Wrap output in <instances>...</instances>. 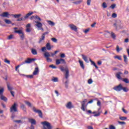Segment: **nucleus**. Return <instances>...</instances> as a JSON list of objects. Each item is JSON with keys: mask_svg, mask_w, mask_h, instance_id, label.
<instances>
[{"mask_svg": "<svg viewBox=\"0 0 129 129\" xmlns=\"http://www.w3.org/2000/svg\"><path fill=\"white\" fill-rule=\"evenodd\" d=\"M69 78V70L67 69L66 70V74H65V78L62 79V81L64 82L65 81V79H67L66 82H64V85L66 88L68 89L69 87V80H68V78Z\"/></svg>", "mask_w": 129, "mask_h": 129, "instance_id": "obj_1", "label": "nucleus"}, {"mask_svg": "<svg viewBox=\"0 0 129 129\" xmlns=\"http://www.w3.org/2000/svg\"><path fill=\"white\" fill-rule=\"evenodd\" d=\"M86 102H87V99H84L81 102V104H82L81 109H82L83 111H85V107H86L89 104L92 103V102H93V100H91L88 102V103H87L85 105V103H86Z\"/></svg>", "mask_w": 129, "mask_h": 129, "instance_id": "obj_2", "label": "nucleus"}, {"mask_svg": "<svg viewBox=\"0 0 129 129\" xmlns=\"http://www.w3.org/2000/svg\"><path fill=\"white\" fill-rule=\"evenodd\" d=\"M17 106H18V104L16 103H14V104L10 108V112L13 113V112H18V109L17 108Z\"/></svg>", "mask_w": 129, "mask_h": 129, "instance_id": "obj_3", "label": "nucleus"}, {"mask_svg": "<svg viewBox=\"0 0 129 129\" xmlns=\"http://www.w3.org/2000/svg\"><path fill=\"white\" fill-rule=\"evenodd\" d=\"M4 91H5V90L3 88L0 90V98L2 100H4V101H7V100H8V98H7V97H6L5 96L3 95Z\"/></svg>", "mask_w": 129, "mask_h": 129, "instance_id": "obj_4", "label": "nucleus"}, {"mask_svg": "<svg viewBox=\"0 0 129 129\" xmlns=\"http://www.w3.org/2000/svg\"><path fill=\"white\" fill-rule=\"evenodd\" d=\"M35 26L38 28V30H42V31H44V29H43V24L42 23L39 21H35Z\"/></svg>", "mask_w": 129, "mask_h": 129, "instance_id": "obj_5", "label": "nucleus"}, {"mask_svg": "<svg viewBox=\"0 0 129 129\" xmlns=\"http://www.w3.org/2000/svg\"><path fill=\"white\" fill-rule=\"evenodd\" d=\"M37 59L36 58H28L26 60H25V62H23L21 65H24V64H30V63H32L33 61H36Z\"/></svg>", "mask_w": 129, "mask_h": 129, "instance_id": "obj_6", "label": "nucleus"}, {"mask_svg": "<svg viewBox=\"0 0 129 129\" xmlns=\"http://www.w3.org/2000/svg\"><path fill=\"white\" fill-rule=\"evenodd\" d=\"M113 89L115 90V91H121L122 90V85L120 84L119 85L114 87Z\"/></svg>", "mask_w": 129, "mask_h": 129, "instance_id": "obj_7", "label": "nucleus"}, {"mask_svg": "<svg viewBox=\"0 0 129 129\" xmlns=\"http://www.w3.org/2000/svg\"><path fill=\"white\" fill-rule=\"evenodd\" d=\"M33 111H34V112H36V113H38L39 116H40V117L41 118L43 117V113L42 112V111H41V110H38L34 108Z\"/></svg>", "mask_w": 129, "mask_h": 129, "instance_id": "obj_8", "label": "nucleus"}, {"mask_svg": "<svg viewBox=\"0 0 129 129\" xmlns=\"http://www.w3.org/2000/svg\"><path fill=\"white\" fill-rule=\"evenodd\" d=\"M66 107H67V108H68V109H71V108H74V106L73 105V104H72V102H69L66 105Z\"/></svg>", "mask_w": 129, "mask_h": 129, "instance_id": "obj_9", "label": "nucleus"}, {"mask_svg": "<svg viewBox=\"0 0 129 129\" xmlns=\"http://www.w3.org/2000/svg\"><path fill=\"white\" fill-rule=\"evenodd\" d=\"M26 32L27 33H30V32L32 31V29H31V24L29 23L26 26Z\"/></svg>", "mask_w": 129, "mask_h": 129, "instance_id": "obj_10", "label": "nucleus"}, {"mask_svg": "<svg viewBox=\"0 0 129 129\" xmlns=\"http://www.w3.org/2000/svg\"><path fill=\"white\" fill-rule=\"evenodd\" d=\"M122 73L121 72H119L115 74V76L116 78H117V79H119V80H121L122 78H121V77H120V75H122Z\"/></svg>", "mask_w": 129, "mask_h": 129, "instance_id": "obj_11", "label": "nucleus"}, {"mask_svg": "<svg viewBox=\"0 0 129 129\" xmlns=\"http://www.w3.org/2000/svg\"><path fill=\"white\" fill-rule=\"evenodd\" d=\"M69 27L71 29V30H73V31H77V27L74 24H70L69 25Z\"/></svg>", "mask_w": 129, "mask_h": 129, "instance_id": "obj_12", "label": "nucleus"}, {"mask_svg": "<svg viewBox=\"0 0 129 129\" xmlns=\"http://www.w3.org/2000/svg\"><path fill=\"white\" fill-rule=\"evenodd\" d=\"M9 16H10V14L8 12H4L1 15V17H3L4 18H10Z\"/></svg>", "mask_w": 129, "mask_h": 129, "instance_id": "obj_13", "label": "nucleus"}, {"mask_svg": "<svg viewBox=\"0 0 129 129\" xmlns=\"http://www.w3.org/2000/svg\"><path fill=\"white\" fill-rule=\"evenodd\" d=\"M33 75H38L39 74V68L37 67L35 68V70L33 73Z\"/></svg>", "mask_w": 129, "mask_h": 129, "instance_id": "obj_14", "label": "nucleus"}, {"mask_svg": "<svg viewBox=\"0 0 129 129\" xmlns=\"http://www.w3.org/2000/svg\"><path fill=\"white\" fill-rule=\"evenodd\" d=\"M29 121L32 124H36V123H37V122H36V120L33 118L29 119Z\"/></svg>", "mask_w": 129, "mask_h": 129, "instance_id": "obj_15", "label": "nucleus"}, {"mask_svg": "<svg viewBox=\"0 0 129 129\" xmlns=\"http://www.w3.org/2000/svg\"><path fill=\"white\" fill-rule=\"evenodd\" d=\"M79 63H80V66L81 67L82 69H84V64L83 63V61L80 59L79 60Z\"/></svg>", "mask_w": 129, "mask_h": 129, "instance_id": "obj_16", "label": "nucleus"}, {"mask_svg": "<svg viewBox=\"0 0 129 129\" xmlns=\"http://www.w3.org/2000/svg\"><path fill=\"white\" fill-rule=\"evenodd\" d=\"M51 81H52V82H58L59 79L57 77H53Z\"/></svg>", "mask_w": 129, "mask_h": 129, "instance_id": "obj_17", "label": "nucleus"}, {"mask_svg": "<svg viewBox=\"0 0 129 129\" xmlns=\"http://www.w3.org/2000/svg\"><path fill=\"white\" fill-rule=\"evenodd\" d=\"M82 56L83 60H84L86 63H89L88 59H87V56L84 55V54H82Z\"/></svg>", "mask_w": 129, "mask_h": 129, "instance_id": "obj_18", "label": "nucleus"}, {"mask_svg": "<svg viewBox=\"0 0 129 129\" xmlns=\"http://www.w3.org/2000/svg\"><path fill=\"white\" fill-rule=\"evenodd\" d=\"M46 47L47 50H48V51H50L51 49H52V47H51V44L50 43H47L46 45Z\"/></svg>", "mask_w": 129, "mask_h": 129, "instance_id": "obj_19", "label": "nucleus"}, {"mask_svg": "<svg viewBox=\"0 0 129 129\" xmlns=\"http://www.w3.org/2000/svg\"><path fill=\"white\" fill-rule=\"evenodd\" d=\"M44 56L45 58H48L49 57H51V54H50V52H45L44 53Z\"/></svg>", "mask_w": 129, "mask_h": 129, "instance_id": "obj_20", "label": "nucleus"}, {"mask_svg": "<svg viewBox=\"0 0 129 129\" xmlns=\"http://www.w3.org/2000/svg\"><path fill=\"white\" fill-rule=\"evenodd\" d=\"M7 87L8 88V90L10 91H12V90H13V87L11 86L10 83H7Z\"/></svg>", "mask_w": 129, "mask_h": 129, "instance_id": "obj_21", "label": "nucleus"}, {"mask_svg": "<svg viewBox=\"0 0 129 129\" xmlns=\"http://www.w3.org/2000/svg\"><path fill=\"white\" fill-rule=\"evenodd\" d=\"M33 14H34L33 12H30L29 13H28L27 14H26V15L24 17V19H28V18H29V17H30V16H32V15H33Z\"/></svg>", "mask_w": 129, "mask_h": 129, "instance_id": "obj_22", "label": "nucleus"}, {"mask_svg": "<svg viewBox=\"0 0 129 129\" xmlns=\"http://www.w3.org/2000/svg\"><path fill=\"white\" fill-rule=\"evenodd\" d=\"M31 53L33 54V55H37L38 54L37 50L35 49H31Z\"/></svg>", "mask_w": 129, "mask_h": 129, "instance_id": "obj_23", "label": "nucleus"}, {"mask_svg": "<svg viewBox=\"0 0 129 129\" xmlns=\"http://www.w3.org/2000/svg\"><path fill=\"white\" fill-rule=\"evenodd\" d=\"M14 32L17 33V34H19V35L24 33V32L22 30H15Z\"/></svg>", "mask_w": 129, "mask_h": 129, "instance_id": "obj_24", "label": "nucleus"}, {"mask_svg": "<svg viewBox=\"0 0 129 129\" xmlns=\"http://www.w3.org/2000/svg\"><path fill=\"white\" fill-rule=\"evenodd\" d=\"M12 16L15 18V19H18L19 18H20V17H21V16H22L21 14H15V15H14L13 14Z\"/></svg>", "mask_w": 129, "mask_h": 129, "instance_id": "obj_25", "label": "nucleus"}, {"mask_svg": "<svg viewBox=\"0 0 129 129\" xmlns=\"http://www.w3.org/2000/svg\"><path fill=\"white\" fill-rule=\"evenodd\" d=\"M45 40V36L44 35H42L41 36V38L40 39L39 43H42L43 41Z\"/></svg>", "mask_w": 129, "mask_h": 129, "instance_id": "obj_26", "label": "nucleus"}, {"mask_svg": "<svg viewBox=\"0 0 129 129\" xmlns=\"http://www.w3.org/2000/svg\"><path fill=\"white\" fill-rule=\"evenodd\" d=\"M121 50H122V47H120L119 46H118V45L116 46V51H117V52H119L120 51H121Z\"/></svg>", "mask_w": 129, "mask_h": 129, "instance_id": "obj_27", "label": "nucleus"}, {"mask_svg": "<svg viewBox=\"0 0 129 129\" xmlns=\"http://www.w3.org/2000/svg\"><path fill=\"white\" fill-rule=\"evenodd\" d=\"M47 23L50 25V26H55V23L53 21H47Z\"/></svg>", "mask_w": 129, "mask_h": 129, "instance_id": "obj_28", "label": "nucleus"}, {"mask_svg": "<svg viewBox=\"0 0 129 129\" xmlns=\"http://www.w3.org/2000/svg\"><path fill=\"white\" fill-rule=\"evenodd\" d=\"M102 7L103 8V9H106L107 8V5L106 4V3L105 2L103 3L102 5Z\"/></svg>", "mask_w": 129, "mask_h": 129, "instance_id": "obj_29", "label": "nucleus"}, {"mask_svg": "<svg viewBox=\"0 0 129 129\" xmlns=\"http://www.w3.org/2000/svg\"><path fill=\"white\" fill-rule=\"evenodd\" d=\"M61 64V59H57L56 60V65Z\"/></svg>", "mask_w": 129, "mask_h": 129, "instance_id": "obj_30", "label": "nucleus"}, {"mask_svg": "<svg viewBox=\"0 0 129 129\" xmlns=\"http://www.w3.org/2000/svg\"><path fill=\"white\" fill-rule=\"evenodd\" d=\"M35 19L37 20V22H41V21H42V19H41V18H40V17L38 16H35ZM35 22H37V21H35Z\"/></svg>", "mask_w": 129, "mask_h": 129, "instance_id": "obj_31", "label": "nucleus"}, {"mask_svg": "<svg viewBox=\"0 0 129 129\" xmlns=\"http://www.w3.org/2000/svg\"><path fill=\"white\" fill-rule=\"evenodd\" d=\"M122 90H123L124 92H127V91H128V89L126 87H122Z\"/></svg>", "mask_w": 129, "mask_h": 129, "instance_id": "obj_32", "label": "nucleus"}, {"mask_svg": "<svg viewBox=\"0 0 129 129\" xmlns=\"http://www.w3.org/2000/svg\"><path fill=\"white\" fill-rule=\"evenodd\" d=\"M5 22L6 24H8V25L10 24H12V21H11V20H10L5 19Z\"/></svg>", "mask_w": 129, "mask_h": 129, "instance_id": "obj_33", "label": "nucleus"}, {"mask_svg": "<svg viewBox=\"0 0 129 129\" xmlns=\"http://www.w3.org/2000/svg\"><path fill=\"white\" fill-rule=\"evenodd\" d=\"M123 57L124 58V62H125V63H127V57L126 55H123Z\"/></svg>", "mask_w": 129, "mask_h": 129, "instance_id": "obj_34", "label": "nucleus"}, {"mask_svg": "<svg viewBox=\"0 0 129 129\" xmlns=\"http://www.w3.org/2000/svg\"><path fill=\"white\" fill-rule=\"evenodd\" d=\"M114 59H118V60H121V56L120 55H117L114 56Z\"/></svg>", "mask_w": 129, "mask_h": 129, "instance_id": "obj_35", "label": "nucleus"}, {"mask_svg": "<svg viewBox=\"0 0 129 129\" xmlns=\"http://www.w3.org/2000/svg\"><path fill=\"white\" fill-rule=\"evenodd\" d=\"M91 63L92 65H93V66H94V67H95V68L96 69H98V67L97 66H96V64H95V62H94V61H92Z\"/></svg>", "mask_w": 129, "mask_h": 129, "instance_id": "obj_36", "label": "nucleus"}, {"mask_svg": "<svg viewBox=\"0 0 129 129\" xmlns=\"http://www.w3.org/2000/svg\"><path fill=\"white\" fill-rule=\"evenodd\" d=\"M21 40H24V39H25V34L23 33L22 34H20V35H19Z\"/></svg>", "mask_w": 129, "mask_h": 129, "instance_id": "obj_37", "label": "nucleus"}, {"mask_svg": "<svg viewBox=\"0 0 129 129\" xmlns=\"http://www.w3.org/2000/svg\"><path fill=\"white\" fill-rule=\"evenodd\" d=\"M8 40H12V39H14V35L11 34L7 38Z\"/></svg>", "mask_w": 129, "mask_h": 129, "instance_id": "obj_38", "label": "nucleus"}, {"mask_svg": "<svg viewBox=\"0 0 129 129\" xmlns=\"http://www.w3.org/2000/svg\"><path fill=\"white\" fill-rule=\"evenodd\" d=\"M111 36L112 37V39H113L114 40L115 39V38L116 37L115 36V34H114L113 32H111Z\"/></svg>", "mask_w": 129, "mask_h": 129, "instance_id": "obj_39", "label": "nucleus"}, {"mask_svg": "<svg viewBox=\"0 0 129 129\" xmlns=\"http://www.w3.org/2000/svg\"><path fill=\"white\" fill-rule=\"evenodd\" d=\"M116 7V5L115 4H113L110 6V9H112V10H113L114 8Z\"/></svg>", "mask_w": 129, "mask_h": 129, "instance_id": "obj_40", "label": "nucleus"}, {"mask_svg": "<svg viewBox=\"0 0 129 129\" xmlns=\"http://www.w3.org/2000/svg\"><path fill=\"white\" fill-rule=\"evenodd\" d=\"M25 76L27 78H30V79L34 78V75H25Z\"/></svg>", "mask_w": 129, "mask_h": 129, "instance_id": "obj_41", "label": "nucleus"}, {"mask_svg": "<svg viewBox=\"0 0 129 129\" xmlns=\"http://www.w3.org/2000/svg\"><path fill=\"white\" fill-rule=\"evenodd\" d=\"M60 63L66 64V61H65V59L63 58H60Z\"/></svg>", "mask_w": 129, "mask_h": 129, "instance_id": "obj_42", "label": "nucleus"}, {"mask_svg": "<svg viewBox=\"0 0 129 129\" xmlns=\"http://www.w3.org/2000/svg\"><path fill=\"white\" fill-rule=\"evenodd\" d=\"M97 105L100 107L101 106V102H100V101H99V100H97Z\"/></svg>", "mask_w": 129, "mask_h": 129, "instance_id": "obj_43", "label": "nucleus"}, {"mask_svg": "<svg viewBox=\"0 0 129 129\" xmlns=\"http://www.w3.org/2000/svg\"><path fill=\"white\" fill-rule=\"evenodd\" d=\"M122 81H123L124 82H125V83H129L128 79L125 78V79H123Z\"/></svg>", "mask_w": 129, "mask_h": 129, "instance_id": "obj_44", "label": "nucleus"}, {"mask_svg": "<svg viewBox=\"0 0 129 129\" xmlns=\"http://www.w3.org/2000/svg\"><path fill=\"white\" fill-rule=\"evenodd\" d=\"M4 62L9 64H11V61L9 60H8L7 59H5L4 60Z\"/></svg>", "mask_w": 129, "mask_h": 129, "instance_id": "obj_45", "label": "nucleus"}, {"mask_svg": "<svg viewBox=\"0 0 129 129\" xmlns=\"http://www.w3.org/2000/svg\"><path fill=\"white\" fill-rule=\"evenodd\" d=\"M126 118H127L126 117H122V116L119 117V119H120V120H125Z\"/></svg>", "mask_w": 129, "mask_h": 129, "instance_id": "obj_46", "label": "nucleus"}, {"mask_svg": "<svg viewBox=\"0 0 129 129\" xmlns=\"http://www.w3.org/2000/svg\"><path fill=\"white\" fill-rule=\"evenodd\" d=\"M92 82H93V81L91 79H90L88 80V84H92Z\"/></svg>", "mask_w": 129, "mask_h": 129, "instance_id": "obj_47", "label": "nucleus"}, {"mask_svg": "<svg viewBox=\"0 0 129 129\" xmlns=\"http://www.w3.org/2000/svg\"><path fill=\"white\" fill-rule=\"evenodd\" d=\"M24 102H25V103H26V104L28 105V106H31V103H30V102L27 101H25Z\"/></svg>", "mask_w": 129, "mask_h": 129, "instance_id": "obj_48", "label": "nucleus"}, {"mask_svg": "<svg viewBox=\"0 0 129 129\" xmlns=\"http://www.w3.org/2000/svg\"><path fill=\"white\" fill-rule=\"evenodd\" d=\"M51 41H52V42H54V43H57V40L55 38H52Z\"/></svg>", "mask_w": 129, "mask_h": 129, "instance_id": "obj_49", "label": "nucleus"}, {"mask_svg": "<svg viewBox=\"0 0 129 129\" xmlns=\"http://www.w3.org/2000/svg\"><path fill=\"white\" fill-rule=\"evenodd\" d=\"M49 67H50V68H52V69H56V68H57V67H56V66H54V65H53V64L50 65V66H49Z\"/></svg>", "mask_w": 129, "mask_h": 129, "instance_id": "obj_50", "label": "nucleus"}, {"mask_svg": "<svg viewBox=\"0 0 129 129\" xmlns=\"http://www.w3.org/2000/svg\"><path fill=\"white\" fill-rule=\"evenodd\" d=\"M117 17V14L116 13H113L112 15V18H115Z\"/></svg>", "mask_w": 129, "mask_h": 129, "instance_id": "obj_51", "label": "nucleus"}, {"mask_svg": "<svg viewBox=\"0 0 129 129\" xmlns=\"http://www.w3.org/2000/svg\"><path fill=\"white\" fill-rule=\"evenodd\" d=\"M109 129H115V126L113 125H110L109 127Z\"/></svg>", "mask_w": 129, "mask_h": 129, "instance_id": "obj_52", "label": "nucleus"}, {"mask_svg": "<svg viewBox=\"0 0 129 129\" xmlns=\"http://www.w3.org/2000/svg\"><path fill=\"white\" fill-rule=\"evenodd\" d=\"M47 62H50L52 61V59L50 58L49 57H45Z\"/></svg>", "mask_w": 129, "mask_h": 129, "instance_id": "obj_53", "label": "nucleus"}, {"mask_svg": "<svg viewBox=\"0 0 129 129\" xmlns=\"http://www.w3.org/2000/svg\"><path fill=\"white\" fill-rule=\"evenodd\" d=\"M118 123H119V124H121V125H122L123 124H125V122H121V121H118Z\"/></svg>", "mask_w": 129, "mask_h": 129, "instance_id": "obj_54", "label": "nucleus"}, {"mask_svg": "<svg viewBox=\"0 0 129 129\" xmlns=\"http://www.w3.org/2000/svg\"><path fill=\"white\" fill-rule=\"evenodd\" d=\"M65 57H66V55H65L64 53L60 54V58H65Z\"/></svg>", "mask_w": 129, "mask_h": 129, "instance_id": "obj_55", "label": "nucleus"}, {"mask_svg": "<svg viewBox=\"0 0 129 129\" xmlns=\"http://www.w3.org/2000/svg\"><path fill=\"white\" fill-rule=\"evenodd\" d=\"M91 3V0H87V4L88 6H90V3Z\"/></svg>", "mask_w": 129, "mask_h": 129, "instance_id": "obj_56", "label": "nucleus"}, {"mask_svg": "<svg viewBox=\"0 0 129 129\" xmlns=\"http://www.w3.org/2000/svg\"><path fill=\"white\" fill-rule=\"evenodd\" d=\"M46 50H47V49L46 48V47H43L41 49V51L42 52H45V51H46Z\"/></svg>", "mask_w": 129, "mask_h": 129, "instance_id": "obj_57", "label": "nucleus"}, {"mask_svg": "<svg viewBox=\"0 0 129 129\" xmlns=\"http://www.w3.org/2000/svg\"><path fill=\"white\" fill-rule=\"evenodd\" d=\"M10 92H11V95H12V96H13V97H15V92L12 91H10Z\"/></svg>", "mask_w": 129, "mask_h": 129, "instance_id": "obj_58", "label": "nucleus"}, {"mask_svg": "<svg viewBox=\"0 0 129 129\" xmlns=\"http://www.w3.org/2000/svg\"><path fill=\"white\" fill-rule=\"evenodd\" d=\"M88 32H89V29H86L85 31H84L85 34H87Z\"/></svg>", "mask_w": 129, "mask_h": 129, "instance_id": "obj_59", "label": "nucleus"}, {"mask_svg": "<svg viewBox=\"0 0 129 129\" xmlns=\"http://www.w3.org/2000/svg\"><path fill=\"white\" fill-rule=\"evenodd\" d=\"M60 69L61 71H62L63 72V71H66V70H67V69H67L65 70V69H64V68L61 67L60 68Z\"/></svg>", "mask_w": 129, "mask_h": 129, "instance_id": "obj_60", "label": "nucleus"}, {"mask_svg": "<svg viewBox=\"0 0 129 129\" xmlns=\"http://www.w3.org/2000/svg\"><path fill=\"white\" fill-rule=\"evenodd\" d=\"M95 25H96V22H94L93 24H92L91 27H92V28H94V27L95 26Z\"/></svg>", "mask_w": 129, "mask_h": 129, "instance_id": "obj_61", "label": "nucleus"}, {"mask_svg": "<svg viewBox=\"0 0 129 129\" xmlns=\"http://www.w3.org/2000/svg\"><path fill=\"white\" fill-rule=\"evenodd\" d=\"M99 115H100V113L98 112V113L97 114H95L94 115V116H99Z\"/></svg>", "mask_w": 129, "mask_h": 129, "instance_id": "obj_62", "label": "nucleus"}, {"mask_svg": "<svg viewBox=\"0 0 129 129\" xmlns=\"http://www.w3.org/2000/svg\"><path fill=\"white\" fill-rule=\"evenodd\" d=\"M21 21H24V19H23V18L17 19L18 22H21Z\"/></svg>", "mask_w": 129, "mask_h": 129, "instance_id": "obj_63", "label": "nucleus"}, {"mask_svg": "<svg viewBox=\"0 0 129 129\" xmlns=\"http://www.w3.org/2000/svg\"><path fill=\"white\" fill-rule=\"evenodd\" d=\"M87 128L88 129H93V127H92V126H88Z\"/></svg>", "mask_w": 129, "mask_h": 129, "instance_id": "obj_64", "label": "nucleus"}]
</instances>
